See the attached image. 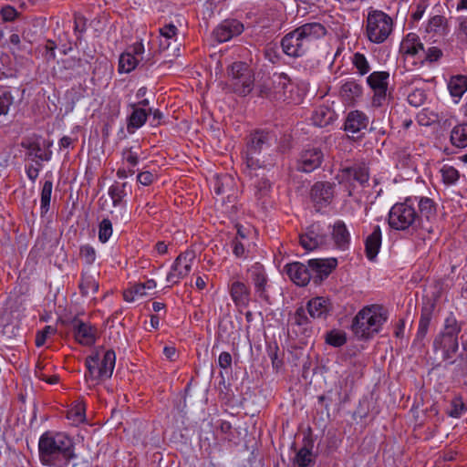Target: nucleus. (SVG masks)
<instances>
[{"label": "nucleus", "instance_id": "1", "mask_svg": "<svg viewBox=\"0 0 467 467\" xmlns=\"http://www.w3.org/2000/svg\"><path fill=\"white\" fill-rule=\"evenodd\" d=\"M38 451L41 462L51 467H67L76 456L73 441L62 432L42 434Z\"/></svg>", "mask_w": 467, "mask_h": 467}, {"label": "nucleus", "instance_id": "2", "mask_svg": "<svg viewBox=\"0 0 467 467\" xmlns=\"http://www.w3.org/2000/svg\"><path fill=\"white\" fill-rule=\"evenodd\" d=\"M326 27L317 22L306 23L287 33L281 40L283 52L292 57L304 56L313 43L326 36Z\"/></svg>", "mask_w": 467, "mask_h": 467}, {"label": "nucleus", "instance_id": "3", "mask_svg": "<svg viewBox=\"0 0 467 467\" xmlns=\"http://www.w3.org/2000/svg\"><path fill=\"white\" fill-rule=\"evenodd\" d=\"M387 313L381 306L363 307L354 317L352 331L359 338H369L377 334L387 321Z\"/></svg>", "mask_w": 467, "mask_h": 467}, {"label": "nucleus", "instance_id": "4", "mask_svg": "<svg viewBox=\"0 0 467 467\" xmlns=\"http://www.w3.org/2000/svg\"><path fill=\"white\" fill-rule=\"evenodd\" d=\"M270 133L265 130H255L249 136L244 153L249 176L258 177L257 171H266L273 166V163L259 159L260 154L270 147Z\"/></svg>", "mask_w": 467, "mask_h": 467}, {"label": "nucleus", "instance_id": "5", "mask_svg": "<svg viewBox=\"0 0 467 467\" xmlns=\"http://www.w3.org/2000/svg\"><path fill=\"white\" fill-rule=\"evenodd\" d=\"M388 222L392 229L405 231L408 229H425L431 232L425 223H421V217L413 207L412 198H407L404 202L395 203L389 213Z\"/></svg>", "mask_w": 467, "mask_h": 467}, {"label": "nucleus", "instance_id": "6", "mask_svg": "<svg viewBox=\"0 0 467 467\" xmlns=\"http://www.w3.org/2000/svg\"><path fill=\"white\" fill-rule=\"evenodd\" d=\"M462 330L461 325L452 314L444 320L442 330L433 340L434 352H441L442 360L452 358L459 348L458 335Z\"/></svg>", "mask_w": 467, "mask_h": 467}, {"label": "nucleus", "instance_id": "7", "mask_svg": "<svg viewBox=\"0 0 467 467\" xmlns=\"http://www.w3.org/2000/svg\"><path fill=\"white\" fill-rule=\"evenodd\" d=\"M116 354L109 349L101 355L99 350L87 357L86 367L88 372L85 374L87 381L99 382L110 379L115 368Z\"/></svg>", "mask_w": 467, "mask_h": 467}, {"label": "nucleus", "instance_id": "8", "mask_svg": "<svg viewBox=\"0 0 467 467\" xmlns=\"http://www.w3.org/2000/svg\"><path fill=\"white\" fill-rule=\"evenodd\" d=\"M393 30V20L381 10L369 11L367 16L366 34L375 44L385 42Z\"/></svg>", "mask_w": 467, "mask_h": 467}, {"label": "nucleus", "instance_id": "9", "mask_svg": "<svg viewBox=\"0 0 467 467\" xmlns=\"http://www.w3.org/2000/svg\"><path fill=\"white\" fill-rule=\"evenodd\" d=\"M228 76L233 90L242 96L249 94L254 88V75L244 62H234L228 68Z\"/></svg>", "mask_w": 467, "mask_h": 467}, {"label": "nucleus", "instance_id": "10", "mask_svg": "<svg viewBox=\"0 0 467 467\" xmlns=\"http://www.w3.org/2000/svg\"><path fill=\"white\" fill-rule=\"evenodd\" d=\"M52 145V142H41L39 136H31L24 138L20 143V146L26 150V159L36 161H48L51 160L52 151L48 148Z\"/></svg>", "mask_w": 467, "mask_h": 467}, {"label": "nucleus", "instance_id": "11", "mask_svg": "<svg viewBox=\"0 0 467 467\" xmlns=\"http://www.w3.org/2000/svg\"><path fill=\"white\" fill-rule=\"evenodd\" d=\"M335 196L336 183L330 182H317L310 191L311 201L317 211L328 206Z\"/></svg>", "mask_w": 467, "mask_h": 467}, {"label": "nucleus", "instance_id": "12", "mask_svg": "<svg viewBox=\"0 0 467 467\" xmlns=\"http://www.w3.org/2000/svg\"><path fill=\"white\" fill-rule=\"evenodd\" d=\"M195 259L193 251H185L180 254L173 265L171 271L168 273L166 280L172 285L178 284L181 279L187 276L192 269V265Z\"/></svg>", "mask_w": 467, "mask_h": 467}, {"label": "nucleus", "instance_id": "13", "mask_svg": "<svg viewBox=\"0 0 467 467\" xmlns=\"http://www.w3.org/2000/svg\"><path fill=\"white\" fill-rule=\"evenodd\" d=\"M249 279L254 285V295L260 300L270 302L268 276L263 265L255 263L248 269Z\"/></svg>", "mask_w": 467, "mask_h": 467}, {"label": "nucleus", "instance_id": "14", "mask_svg": "<svg viewBox=\"0 0 467 467\" xmlns=\"http://www.w3.org/2000/svg\"><path fill=\"white\" fill-rule=\"evenodd\" d=\"M389 73L387 71H374L367 78V83L374 91L372 104L380 107L386 99L389 86Z\"/></svg>", "mask_w": 467, "mask_h": 467}, {"label": "nucleus", "instance_id": "15", "mask_svg": "<svg viewBox=\"0 0 467 467\" xmlns=\"http://www.w3.org/2000/svg\"><path fill=\"white\" fill-rule=\"evenodd\" d=\"M327 234L319 223H313L306 231L300 234L299 242L303 248L313 251L327 244Z\"/></svg>", "mask_w": 467, "mask_h": 467}, {"label": "nucleus", "instance_id": "16", "mask_svg": "<svg viewBox=\"0 0 467 467\" xmlns=\"http://www.w3.org/2000/svg\"><path fill=\"white\" fill-rule=\"evenodd\" d=\"M70 325L74 337L78 343L83 346H92L95 344L97 328L90 323L84 322L75 317L71 320Z\"/></svg>", "mask_w": 467, "mask_h": 467}, {"label": "nucleus", "instance_id": "17", "mask_svg": "<svg viewBox=\"0 0 467 467\" xmlns=\"http://www.w3.org/2000/svg\"><path fill=\"white\" fill-rule=\"evenodd\" d=\"M324 153L319 148H310L302 151L297 163V170L303 172H311L320 167Z\"/></svg>", "mask_w": 467, "mask_h": 467}, {"label": "nucleus", "instance_id": "18", "mask_svg": "<svg viewBox=\"0 0 467 467\" xmlns=\"http://www.w3.org/2000/svg\"><path fill=\"white\" fill-rule=\"evenodd\" d=\"M126 187L127 182H116L109 189V195L112 201L113 207L119 209V214L114 215V212H111L113 219H118L119 217L121 220L127 219V204L124 201V197L127 195Z\"/></svg>", "mask_w": 467, "mask_h": 467}, {"label": "nucleus", "instance_id": "19", "mask_svg": "<svg viewBox=\"0 0 467 467\" xmlns=\"http://www.w3.org/2000/svg\"><path fill=\"white\" fill-rule=\"evenodd\" d=\"M273 89L276 99L286 101L288 103L296 102L292 94L293 85L286 74H274Z\"/></svg>", "mask_w": 467, "mask_h": 467}, {"label": "nucleus", "instance_id": "20", "mask_svg": "<svg viewBox=\"0 0 467 467\" xmlns=\"http://www.w3.org/2000/svg\"><path fill=\"white\" fill-rule=\"evenodd\" d=\"M244 25L236 19H227L222 22L214 30L213 36L220 42H226L242 34Z\"/></svg>", "mask_w": 467, "mask_h": 467}, {"label": "nucleus", "instance_id": "21", "mask_svg": "<svg viewBox=\"0 0 467 467\" xmlns=\"http://www.w3.org/2000/svg\"><path fill=\"white\" fill-rule=\"evenodd\" d=\"M285 269L291 281L299 286L306 285L313 278V273L309 269L308 263L306 265L300 262H294L287 264Z\"/></svg>", "mask_w": 467, "mask_h": 467}, {"label": "nucleus", "instance_id": "22", "mask_svg": "<svg viewBox=\"0 0 467 467\" xmlns=\"http://www.w3.org/2000/svg\"><path fill=\"white\" fill-rule=\"evenodd\" d=\"M337 179L338 180L339 183H353L354 182H357L362 185L368 181V171L366 167L360 165L345 167L340 170Z\"/></svg>", "mask_w": 467, "mask_h": 467}, {"label": "nucleus", "instance_id": "23", "mask_svg": "<svg viewBox=\"0 0 467 467\" xmlns=\"http://www.w3.org/2000/svg\"><path fill=\"white\" fill-rule=\"evenodd\" d=\"M309 269L313 273L315 284L320 283L324 278L327 277L333 269L337 266V260L332 259H312L308 261Z\"/></svg>", "mask_w": 467, "mask_h": 467}, {"label": "nucleus", "instance_id": "24", "mask_svg": "<svg viewBox=\"0 0 467 467\" xmlns=\"http://www.w3.org/2000/svg\"><path fill=\"white\" fill-rule=\"evenodd\" d=\"M432 317V310L431 307L425 306L421 309L420 317L419 320V326L416 337L413 340L412 346L421 349L424 344V338L429 330V327Z\"/></svg>", "mask_w": 467, "mask_h": 467}, {"label": "nucleus", "instance_id": "25", "mask_svg": "<svg viewBox=\"0 0 467 467\" xmlns=\"http://www.w3.org/2000/svg\"><path fill=\"white\" fill-rule=\"evenodd\" d=\"M230 295L234 305L247 306L250 301V288L244 282L234 280L229 287Z\"/></svg>", "mask_w": 467, "mask_h": 467}, {"label": "nucleus", "instance_id": "26", "mask_svg": "<svg viewBox=\"0 0 467 467\" xmlns=\"http://www.w3.org/2000/svg\"><path fill=\"white\" fill-rule=\"evenodd\" d=\"M368 124V117L361 111L354 110L348 113L345 121V130L356 134L365 130Z\"/></svg>", "mask_w": 467, "mask_h": 467}, {"label": "nucleus", "instance_id": "27", "mask_svg": "<svg viewBox=\"0 0 467 467\" xmlns=\"http://www.w3.org/2000/svg\"><path fill=\"white\" fill-rule=\"evenodd\" d=\"M307 311L313 318H325L330 311V302L322 296L312 298L307 303Z\"/></svg>", "mask_w": 467, "mask_h": 467}, {"label": "nucleus", "instance_id": "28", "mask_svg": "<svg viewBox=\"0 0 467 467\" xmlns=\"http://www.w3.org/2000/svg\"><path fill=\"white\" fill-rule=\"evenodd\" d=\"M381 246V230L379 225L373 228L372 233L366 238L365 253L368 260L376 258Z\"/></svg>", "mask_w": 467, "mask_h": 467}, {"label": "nucleus", "instance_id": "29", "mask_svg": "<svg viewBox=\"0 0 467 467\" xmlns=\"http://www.w3.org/2000/svg\"><path fill=\"white\" fill-rule=\"evenodd\" d=\"M332 236L337 248L346 250L350 243L349 232L342 221H337L333 226Z\"/></svg>", "mask_w": 467, "mask_h": 467}, {"label": "nucleus", "instance_id": "30", "mask_svg": "<svg viewBox=\"0 0 467 467\" xmlns=\"http://www.w3.org/2000/svg\"><path fill=\"white\" fill-rule=\"evenodd\" d=\"M265 171H257L259 176L256 177V180L254 182V196L258 201H262L265 199L270 192L271 184L268 179L265 176ZM252 179L255 178V176H250Z\"/></svg>", "mask_w": 467, "mask_h": 467}, {"label": "nucleus", "instance_id": "31", "mask_svg": "<svg viewBox=\"0 0 467 467\" xmlns=\"http://www.w3.org/2000/svg\"><path fill=\"white\" fill-rule=\"evenodd\" d=\"M401 48L406 55L417 56L420 51L424 52L423 44L420 37L413 33H410L401 43Z\"/></svg>", "mask_w": 467, "mask_h": 467}, {"label": "nucleus", "instance_id": "32", "mask_svg": "<svg viewBox=\"0 0 467 467\" xmlns=\"http://www.w3.org/2000/svg\"><path fill=\"white\" fill-rule=\"evenodd\" d=\"M132 112L129 117L128 130H137L143 126L147 120L149 113L142 108H138L135 103L130 105Z\"/></svg>", "mask_w": 467, "mask_h": 467}, {"label": "nucleus", "instance_id": "33", "mask_svg": "<svg viewBox=\"0 0 467 467\" xmlns=\"http://www.w3.org/2000/svg\"><path fill=\"white\" fill-rule=\"evenodd\" d=\"M335 118V112L328 107L320 106L313 113L312 120L316 126L326 127L329 125Z\"/></svg>", "mask_w": 467, "mask_h": 467}, {"label": "nucleus", "instance_id": "34", "mask_svg": "<svg viewBox=\"0 0 467 467\" xmlns=\"http://www.w3.org/2000/svg\"><path fill=\"white\" fill-rule=\"evenodd\" d=\"M448 88L450 94L459 99L467 90V77L463 75L451 77L448 83Z\"/></svg>", "mask_w": 467, "mask_h": 467}, {"label": "nucleus", "instance_id": "35", "mask_svg": "<svg viewBox=\"0 0 467 467\" xmlns=\"http://www.w3.org/2000/svg\"><path fill=\"white\" fill-rule=\"evenodd\" d=\"M418 206L420 210L419 217H421V223H424V219L430 222L436 214V208L433 201L428 197H420L418 200Z\"/></svg>", "mask_w": 467, "mask_h": 467}, {"label": "nucleus", "instance_id": "36", "mask_svg": "<svg viewBox=\"0 0 467 467\" xmlns=\"http://www.w3.org/2000/svg\"><path fill=\"white\" fill-rule=\"evenodd\" d=\"M448 21L443 16L436 15L431 17L426 26L427 33H435L441 36L446 35Z\"/></svg>", "mask_w": 467, "mask_h": 467}, {"label": "nucleus", "instance_id": "37", "mask_svg": "<svg viewBox=\"0 0 467 467\" xmlns=\"http://www.w3.org/2000/svg\"><path fill=\"white\" fill-rule=\"evenodd\" d=\"M451 143L459 148L467 146V123L455 126L451 132Z\"/></svg>", "mask_w": 467, "mask_h": 467}, {"label": "nucleus", "instance_id": "38", "mask_svg": "<svg viewBox=\"0 0 467 467\" xmlns=\"http://www.w3.org/2000/svg\"><path fill=\"white\" fill-rule=\"evenodd\" d=\"M79 289L81 295L85 296L90 293L95 294L99 290V282L94 275L83 273L79 283Z\"/></svg>", "mask_w": 467, "mask_h": 467}, {"label": "nucleus", "instance_id": "39", "mask_svg": "<svg viewBox=\"0 0 467 467\" xmlns=\"http://www.w3.org/2000/svg\"><path fill=\"white\" fill-rule=\"evenodd\" d=\"M140 63V58L129 52L123 53L119 60V71L120 73L131 72Z\"/></svg>", "mask_w": 467, "mask_h": 467}, {"label": "nucleus", "instance_id": "40", "mask_svg": "<svg viewBox=\"0 0 467 467\" xmlns=\"http://www.w3.org/2000/svg\"><path fill=\"white\" fill-rule=\"evenodd\" d=\"M53 183L51 181H46L44 182L41 196H40V210L41 215H45L50 208V201L52 194Z\"/></svg>", "mask_w": 467, "mask_h": 467}, {"label": "nucleus", "instance_id": "41", "mask_svg": "<svg viewBox=\"0 0 467 467\" xmlns=\"http://www.w3.org/2000/svg\"><path fill=\"white\" fill-rule=\"evenodd\" d=\"M340 93L346 99L353 100L361 96L362 87L355 81H348L341 87Z\"/></svg>", "mask_w": 467, "mask_h": 467}, {"label": "nucleus", "instance_id": "42", "mask_svg": "<svg viewBox=\"0 0 467 467\" xmlns=\"http://www.w3.org/2000/svg\"><path fill=\"white\" fill-rule=\"evenodd\" d=\"M352 63L359 75L364 76L370 70V66L366 57L361 53H355L352 57Z\"/></svg>", "mask_w": 467, "mask_h": 467}, {"label": "nucleus", "instance_id": "43", "mask_svg": "<svg viewBox=\"0 0 467 467\" xmlns=\"http://www.w3.org/2000/svg\"><path fill=\"white\" fill-rule=\"evenodd\" d=\"M295 462L299 467H307L310 463L313 462V453L311 450L306 446L301 448L295 457Z\"/></svg>", "mask_w": 467, "mask_h": 467}, {"label": "nucleus", "instance_id": "44", "mask_svg": "<svg viewBox=\"0 0 467 467\" xmlns=\"http://www.w3.org/2000/svg\"><path fill=\"white\" fill-rule=\"evenodd\" d=\"M112 232L111 221L108 218L103 219L99 225V240L103 244L108 242L112 235Z\"/></svg>", "mask_w": 467, "mask_h": 467}, {"label": "nucleus", "instance_id": "45", "mask_svg": "<svg viewBox=\"0 0 467 467\" xmlns=\"http://www.w3.org/2000/svg\"><path fill=\"white\" fill-rule=\"evenodd\" d=\"M441 176L444 183L446 184H453L455 183L460 177L459 171L451 165H444L441 170Z\"/></svg>", "mask_w": 467, "mask_h": 467}, {"label": "nucleus", "instance_id": "46", "mask_svg": "<svg viewBox=\"0 0 467 467\" xmlns=\"http://www.w3.org/2000/svg\"><path fill=\"white\" fill-rule=\"evenodd\" d=\"M457 27L455 34L457 38L463 43H467V16H460L456 18Z\"/></svg>", "mask_w": 467, "mask_h": 467}, {"label": "nucleus", "instance_id": "47", "mask_svg": "<svg viewBox=\"0 0 467 467\" xmlns=\"http://www.w3.org/2000/svg\"><path fill=\"white\" fill-rule=\"evenodd\" d=\"M326 341L333 347H341L347 342L346 334L342 331H331L327 334Z\"/></svg>", "mask_w": 467, "mask_h": 467}, {"label": "nucleus", "instance_id": "48", "mask_svg": "<svg viewBox=\"0 0 467 467\" xmlns=\"http://www.w3.org/2000/svg\"><path fill=\"white\" fill-rule=\"evenodd\" d=\"M292 322L294 325L301 327L304 329H306V327L309 323V319L306 315V310L304 309V307L301 306L296 310L292 317Z\"/></svg>", "mask_w": 467, "mask_h": 467}, {"label": "nucleus", "instance_id": "49", "mask_svg": "<svg viewBox=\"0 0 467 467\" xmlns=\"http://www.w3.org/2000/svg\"><path fill=\"white\" fill-rule=\"evenodd\" d=\"M426 99V94L422 89H415L408 96V102L413 107L421 106Z\"/></svg>", "mask_w": 467, "mask_h": 467}, {"label": "nucleus", "instance_id": "50", "mask_svg": "<svg viewBox=\"0 0 467 467\" xmlns=\"http://www.w3.org/2000/svg\"><path fill=\"white\" fill-rule=\"evenodd\" d=\"M56 332V327L52 326H46L41 331H38L36 337V347H42L46 343L47 337L55 335Z\"/></svg>", "mask_w": 467, "mask_h": 467}, {"label": "nucleus", "instance_id": "51", "mask_svg": "<svg viewBox=\"0 0 467 467\" xmlns=\"http://www.w3.org/2000/svg\"><path fill=\"white\" fill-rule=\"evenodd\" d=\"M464 410H466V408L462 399L455 398L451 401V410L449 411V415L453 418H460Z\"/></svg>", "mask_w": 467, "mask_h": 467}, {"label": "nucleus", "instance_id": "52", "mask_svg": "<svg viewBox=\"0 0 467 467\" xmlns=\"http://www.w3.org/2000/svg\"><path fill=\"white\" fill-rule=\"evenodd\" d=\"M13 104V97L10 93L5 92L0 95V118L6 116L10 106Z\"/></svg>", "mask_w": 467, "mask_h": 467}, {"label": "nucleus", "instance_id": "53", "mask_svg": "<svg viewBox=\"0 0 467 467\" xmlns=\"http://www.w3.org/2000/svg\"><path fill=\"white\" fill-rule=\"evenodd\" d=\"M80 255L88 265H92L96 260V251L89 244L80 247Z\"/></svg>", "mask_w": 467, "mask_h": 467}, {"label": "nucleus", "instance_id": "54", "mask_svg": "<svg viewBox=\"0 0 467 467\" xmlns=\"http://www.w3.org/2000/svg\"><path fill=\"white\" fill-rule=\"evenodd\" d=\"M233 253L237 258H246L247 249L245 244L239 239L234 238L232 241Z\"/></svg>", "mask_w": 467, "mask_h": 467}, {"label": "nucleus", "instance_id": "55", "mask_svg": "<svg viewBox=\"0 0 467 467\" xmlns=\"http://www.w3.org/2000/svg\"><path fill=\"white\" fill-rule=\"evenodd\" d=\"M428 6V0H420L416 5L415 10L411 13V19L415 22L419 21L422 17Z\"/></svg>", "mask_w": 467, "mask_h": 467}, {"label": "nucleus", "instance_id": "56", "mask_svg": "<svg viewBox=\"0 0 467 467\" xmlns=\"http://www.w3.org/2000/svg\"><path fill=\"white\" fill-rule=\"evenodd\" d=\"M1 16L3 18L4 21L5 22H12L14 21L17 16H18V12L16 11V8H14L13 6L11 5H5L4 6L2 9H1Z\"/></svg>", "mask_w": 467, "mask_h": 467}, {"label": "nucleus", "instance_id": "57", "mask_svg": "<svg viewBox=\"0 0 467 467\" xmlns=\"http://www.w3.org/2000/svg\"><path fill=\"white\" fill-rule=\"evenodd\" d=\"M155 178H156L155 174H153L151 171H141L137 175V181L144 186L150 185L153 182V181L155 180Z\"/></svg>", "mask_w": 467, "mask_h": 467}, {"label": "nucleus", "instance_id": "58", "mask_svg": "<svg viewBox=\"0 0 467 467\" xmlns=\"http://www.w3.org/2000/svg\"><path fill=\"white\" fill-rule=\"evenodd\" d=\"M122 156L123 159L133 167L139 163L138 153L136 151H133L132 148L124 150Z\"/></svg>", "mask_w": 467, "mask_h": 467}, {"label": "nucleus", "instance_id": "59", "mask_svg": "<svg viewBox=\"0 0 467 467\" xmlns=\"http://www.w3.org/2000/svg\"><path fill=\"white\" fill-rule=\"evenodd\" d=\"M67 418L75 422H82L85 419L84 410L81 407H77L67 412Z\"/></svg>", "mask_w": 467, "mask_h": 467}, {"label": "nucleus", "instance_id": "60", "mask_svg": "<svg viewBox=\"0 0 467 467\" xmlns=\"http://www.w3.org/2000/svg\"><path fill=\"white\" fill-rule=\"evenodd\" d=\"M425 54H426L425 60L431 63V62H435L441 58V57L442 56V51L436 47H430L425 52Z\"/></svg>", "mask_w": 467, "mask_h": 467}, {"label": "nucleus", "instance_id": "61", "mask_svg": "<svg viewBox=\"0 0 467 467\" xmlns=\"http://www.w3.org/2000/svg\"><path fill=\"white\" fill-rule=\"evenodd\" d=\"M177 27L173 24H169L160 28V34L167 40L172 38L177 34Z\"/></svg>", "mask_w": 467, "mask_h": 467}, {"label": "nucleus", "instance_id": "62", "mask_svg": "<svg viewBox=\"0 0 467 467\" xmlns=\"http://www.w3.org/2000/svg\"><path fill=\"white\" fill-rule=\"evenodd\" d=\"M41 164L39 161H36V165L30 164L26 167V175L32 182H35L38 177L40 171Z\"/></svg>", "mask_w": 467, "mask_h": 467}, {"label": "nucleus", "instance_id": "63", "mask_svg": "<svg viewBox=\"0 0 467 467\" xmlns=\"http://www.w3.org/2000/svg\"><path fill=\"white\" fill-rule=\"evenodd\" d=\"M219 366L222 368H229L232 365V356L229 352L223 351L220 354L218 358Z\"/></svg>", "mask_w": 467, "mask_h": 467}, {"label": "nucleus", "instance_id": "64", "mask_svg": "<svg viewBox=\"0 0 467 467\" xmlns=\"http://www.w3.org/2000/svg\"><path fill=\"white\" fill-rule=\"evenodd\" d=\"M130 54L134 55V57H137L140 58V61L142 60V56L144 53V46L141 42L134 43L127 51Z\"/></svg>", "mask_w": 467, "mask_h": 467}]
</instances>
